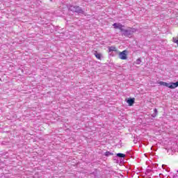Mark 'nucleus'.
<instances>
[{
  "label": "nucleus",
  "instance_id": "nucleus-1",
  "mask_svg": "<svg viewBox=\"0 0 178 178\" xmlns=\"http://www.w3.org/2000/svg\"><path fill=\"white\" fill-rule=\"evenodd\" d=\"M158 84H159L160 86H163L164 87H168V88H171V90L177 88L178 87V81L175 83H173V82L166 83L163 81H159L158 82Z\"/></svg>",
  "mask_w": 178,
  "mask_h": 178
},
{
  "label": "nucleus",
  "instance_id": "nucleus-11",
  "mask_svg": "<svg viewBox=\"0 0 178 178\" xmlns=\"http://www.w3.org/2000/svg\"><path fill=\"white\" fill-rule=\"evenodd\" d=\"M136 65H140V63H141V59L138 58L136 61Z\"/></svg>",
  "mask_w": 178,
  "mask_h": 178
},
{
  "label": "nucleus",
  "instance_id": "nucleus-8",
  "mask_svg": "<svg viewBox=\"0 0 178 178\" xmlns=\"http://www.w3.org/2000/svg\"><path fill=\"white\" fill-rule=\"evenodd\" d=\"M95 57H96L97 59H101V56H102L101 54H99V53L95 51Z\"/></svg>",
  "mask_w": 178,
  "mask_h": 178
},
{
  "label": "nucleus",
  "instance_id": "nucleus-13",
  "mask_svg": "<svg viewBox=\"0 0 178 178\" xmlns=\"http://www.w3.org/2000/svg\"><path fill=\"white\" fill-rule=\"evenodd\" d=\"M51 1H52V0H50Z\"/></svg>",
  "mask_w": 178,
  "mask_h": 178
},
{
  "label": "nucleus",
  "instance_id": "nucleus-10",
  "mask_svg": "<svg viewBox=\"0 0 178 178\" xmlns=\"http://www.w3.org/2000/svg\"><path fill=\"white\" fill-rule=\"evenodd\" d=\"M111 155H113V154L111 153L110 152H106L105 153L106 156H111Z\"/></svg>",
  "mask_w": 178,
  "mask_h": 178
},
{
  "label": "nucleus",
  "instance_id": "nucleus-9",
  "mask_svg": "<svg viewBox=\"0 0 178 178\" xmlns=\"http://www.w3.org/2000/svg\"><path fill=\"white\" fill-rule=\"evenodd\" d=\"M117 156H118V158H124V156H126V154L118 153L117 154Z\"/></svg>",
  "mask_w": 178,
  "mask_h": 178
},
{
  "label": "nucleus",
  "instance_id": "nucleus-3",
  "mask_svg": "<svg viewBox=\"0 0 178 178\" xmlns=\"http://www.w3.org/2000/svg\"><path fill=\"white\" fill-rule=\"evenodd\" d=\"M136 29L129 28V29H125L124 32L122 33V35H124V37H130L133 33H136Z\"/></svg>",
  "mask_w": 178,
  "mask_h": 178
},
{
  "label": "nucleus",
  "instance_id": "nucleus-12",
  "mask_svg": "<svg viewBox=\"0 0 178 178\" xmlns=\"http://www.w3.org/2000/svg\"><path fill=\"white\" fill-rule=\"evenodd\" d=\"M154 113H158V110H156V108H154Z\"/></svg>",
  "mask_w": 178,
  "mask_h": 178
},
{
  "label": "nucleus",
  "instance_id": "nucleus-4",
  "mask_svg": "<svg viewBox=\"0 0 178 178\" xmlns=\"http://www.w3.org/2000/svg\"><path fill=\"white\" fill-rule=\"evenodd\" d=\"M113 26L114 29H118L122 33H124V31L126 30V29H123V27H124V26L122 25L120 23H115L113 24Z\"/></svg>",
  "mask_w": 178,
  "mask_h": 178
},
{
  "label": "nucleus",
  "instance_id": "nucleus-7",
  "mask_svg": "<svg viewBox=\"0 0 178 178\" xmlns=\"http://www.w3.org/2000/svg\"><path fill=\"white\" fill-rule=\"evenodd\" d=\"M113 51H116V47H110L108 48V52H113Z\"/></svg>",
  "mask_w": 178,
  "mask_h": 178
},
{
  "label": "nucleus",
  "instance_id": "nucleus-6",
  "mask_svg": "<svg viewBox=\"0 0 178 178\" xmlns=\"http://www.w3.org/2000/svg\"><path fill=\"white\" fill-rule=\"evenodd\" d=\"M134 101H135L134 98H131V99H127V102L129 106H131L134 104Z\"/></svg>",
  "mask_w": 178,
  "mask_h": 178
},
{
  "label": "nucleus",
  "instance_id": "nucleus-2",
  "mask_svg": "<svg viewBox=\"0 0 178 178\" xmlns=\"http://www.w3.org/2000/svg\"><path fill=\"white\" fill-rule=\"evenodd\" d=\"M70 10H71L72 12H76V13H80L81 15L84 13V11L83 10V9H81L80 6H71L70 7Z\"/></svg>",
  "mask_w": 178,
  "mask_h": 178
},
{
  "label": "nucleus",
  "instance_id": "nucleus-5",
  "mask_svg": "<svg viewBox=\"0 0 178 178\" xmlns=\"http://www.w3.org/2000/svg\"><path fill=\"white\" fill-rule=\"evenodd\" d=\"M119 56L120 59H122V60H126V59H127V54H126V50L120 52Z\"/></svg>",
  "mask_w": 178,
  "mask_h": 178
}]
</instances>
